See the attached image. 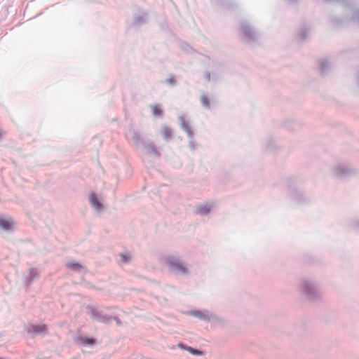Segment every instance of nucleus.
<instances>
[{
    "instance_id": "obj_1",
    "label": "nucleus",
    "mask_w": 359,
    "mask_h": 359,
    "mask_svg": "<svg viewBox=\"0 0 359 359\" xmlns=\"http://www.w3.org/2000/svg\"><path fill=\"white\" fill-rule=\"evenodd\" d=\"M165 264L168 266L170 272L177 275H189V270L187 264L179 257L170 255L165 259Z\"/></svg>"
},
{
    "instance_id": "obj_2",
    "label": "nucleus",
    "mask_w": 359,
    "mask_h": 359,
    "mask_svg": "<svg viewBox=\"0 0 359 359\" xmlns=\"http://www.w3.org/2000/svg\"><path fill=\"white\" fill-rule=\"evenodd\" d=\"M302 290L306 297L311 301H317L320 298L316 283L313 280L305 279L302 283Z\"/></svg>"
},
{
    "instance_id": "obj_3",
    "label": "nucleus",
    "mask_w": 359,
    "mask_h": 359,
    "mask_svg": "<svg viewBox=\"0 0 359 359\" xmlns=\"http://www.w3.org/2000/svg\"><path fill=\"white\" fill-rule=\"evenodd\" d=\"M88 309L90 311V316L93 320L104 324H109L110 323L111 317L104 313L102 310L93 306H88Z\"/></svg>"
},
{
    "instance_id": "obj_4",
    "label": "nucleus",
    "mask_w": 359,
    "mask_h": 359,
    "mask_svg": "<svg viewBox=\"0 0 359 359\" xmlns=\"http://www.w3.org/2000/svg\"><path fill=\"white\" fill-rule=\"evenodd\" d=\"M241 29L243 35L249 40L255 41L257 39V34L254 29L245 21L241 23Z\"/></svg>"
},
{
    "instance_id": "obj_5",
    "label": "nucleus",
    "mask_w": 359,
    "mask_h": 359,
    "mask_svg": "<svg viewBox=\"0 0 359 359\" xmlns=\"http://www.w3.org/2000/svg\"><path fill=\"white\" fill-rule=\"evenodd\" d=\"M27 333H34V334H47V327L46 325L30 324L25 327Z\"/></svg>"
},
{
    "instance_id": "obj_6",
    "label": "nucleus",
    "mask_w": 359,
    "mask_h": 359,
    "mask_svg": "<svg viewBox=\"0 0 359 359\" xmlns=\"http://www.w3.org/2000/svg\"><path fill=\"white\" fill-rule=\"evenodd\" d=\"M318 72L321 76H326L331 70V65L327 58H322L318 62Z\"/></svg>"
},
{
    "instance_id": "obj_7",
    "label": "nucleus",
    "mask_w": 359,
    "mask_h": 359,
    "mask_svg": "<svg viewBox=\"0 0 359 359\" xmlns=\"http://www.w3.org/2000/svg\"><path fill=\"white\" fill-rule=\"evenodd\" d=\"M142 146L148 154H153L157 158L161 156V152L158 150L153 142H148L146 140Z\"/></svg>"
},
{
    "instance_id": "obj_8",
    "label": "nucleus",
    "mask_w": 359,
    "mask_h": 359,
    "mask_svg": "<svg viewBox=\"0 0 359 359\" xmlns=\"http://www.w3.org/2000/svg\"><path fill=\"white\" fill-rule=\"evenodd\" d=\"M190 315L206 322L210 320V316L209 315V311L207 310H192L189 312Z\"/></svg>"
},
{
    "instance_id": "obj_9",
    "label": "nucleus",
    "mask_w": 359,
    "mask_h": 359,
    "mask_svg": "<svg viewBox=\"0 0 359 359\" xmlns=\"http://www.w3.org/2000/svg\"><path fill=\"white\" fill-rule=\"evenodd\" d=\"M181 127L182 130H184L188 135V137L190 139H194V132L190 126L189 123L186 121L185 117L183 116H180L179 118Z\"/></svg>"
},
{
    "instance_id": "obj_10",
    "label": "nucleus",
    "mask_w": 359,
    "mask_h": 359,
    "mask_svg": "<svg viewBox=\"0 0 359 359\" xmlns=\"http://www.w3.org/2000/svg\"><path fill=\"white\" fill-rule=\"evenodd\" d=\"M39 278V274L37 272L36 269L31 268L29 269V275L25 278V285L26 286L30 285L34 280L38 279Z\"/></svg>"
},
{
    "instance_id": "obj_11",
    "label": "nucleus",
    "mask_w": 359,
    "mask_h": 359,
    "mask_svg": "<svg viewBox=\"0 0 359 359\" xmlns=\"http://www.w3.org/2000/svg\"><path fill=\"white\" fill-rule=\"evenodd\" d=\"M90 203L97 211H101L103 209V204L99 201L97 194L92 192L89 197Z\"/></svg>"
},
{
    "instance_id": "obj_12",
    "label": "nucleus",
    "mask_w": 359,
    "mask_h": 359,
    "mask_svg": "<svg viewBox=\"0 0 359 359\" xmlns=\"http://www.w3.org/2000/svg\"><path fill=\"white\" fill-rule=\"evenodd\" d=\"M76 341L77 343L81 344V345L86 346H94L96 344V339L93 337H83V336H79L76 339Z\"/></svg>"
},
{
    "instance_id": "obj_13",
    "label": "nucleus",
    "mask_w": 359,
    "mask_h": 359,
    "mask_svg": "<svg viewBox=\"0 0 359 359\" xmlns=\"http://www.w3.org/2000/svg\"><path fill=\"white\" fill-rule=\"evenodd\" d=\"M292 198L295 200L297 203H304L308 201L306 196H305L303 193L297 189H292L291 191Z\"/></svg>"
},
{
    "instance_id": "obj_14",
    "label": "nucleus",
    "mask_w": 359,
    "mask_h": 359,
    "mask_svg": "<svg viewBox=\"0 0 359 359\" xmlns=\"http://www.w3.org/2000/svg\"><path fill=\"white\" fill-rule=\"evenodd\" d=\"M132 139L137 146L142 145L146 141V140L141 136L140 133L136 130L132 131Z\"/></svg>"
},
{
    "instance_id": "obj_15",
    "label": "nucleus",
    "mask_w": 359,
    "mask_h": 359,
    "mask_svg": "<svg viewBox=\"0 0 359 359\" xmlns=\"http://www.w3.org/2000/svg\"><path fill=\"white\" fill-rule=\"evenodd\" d=\"M212 209V205L210 204H205L204 205H200L197 208L196 213L200 215H208Z\"/></svg>"
},
{
    "instance_id": "obj_16",
    "label": "nucleus",
    "mask_w": 359,
    "mask_h": 359,
    "mask_svg": "<svg viewBox=\"0 0 359 359\" xmlns=\"http://www.w3.org/2000/svg\"><path fill=\"white\" fill-rule=\"evenodd\" d=\"M161 134L164 140L168 142L172 138L173 131L170 128L164 126L162 128Z\"/></svg>"
},
{
    "instance_id": "obj_17",
    "label": "nucleus",
    "mask_w": 359,
    "mask_h": 359,
    "mask_svg": "<svg viewBox=\"0 0 359 359\" xmlns=\"http://www.w3.org/2000/svg\"><path fill=\"white\" fill-rule=\"evenodd\" d=\"M148 13L143 12L141 15L136 16L134 19L133 24L135 25H140L147 22Z\"/></svg>"
},
{
    "instance_id": "obj_18",
    "label": "nucleus",
    "mask_w": 359,
    "mask_h": 359,
    "mask_svg": "<svg viewBox=\"0 0 359 359\" xmlns=\"http://www.w3.org/2000/svg\"><path fill=\"white\" fill-rule=\"evenodd\" d=\"M66 266L68 269H70L75 272H80L83 269L86 270V269L83 266H82L81 264L77 263V262H68L66 264Z\"/></svg>"
},
{
    "instance_id": "obj_19",
    "label": "nucleus",
    "mask_w": 359,
    "mask_h": 359,
    "mask_svg": "<svg viewBox=\"0 0 359 359\" xmlns=\"http://www.w3.org/2000/svg\"><path fill=\"white\" fill-rule=\"evenodd\" d=\"M13 224V222L11 219L0 218V226L4 230H11L12 229Z\"/></svg>"
},
{
    "instance_id": "obj_20",
    "label": "nucleus",
    "mask_w": 359,
    "mask_h": 359,
    "mask_svg": "<svg viewBox=\"0 0 359 359\" xmlns=\"http://www.w3.org/2000/svg\"><path fill=\"white\" fill-rule=\"evenodd\" d=\"M152 112L155 117H162L163 116V110L161 104H155L152 108Z\"/></svg>"
},
{
    "instance_id": "obj_21",
    "label": "nucleus",
    "mask_w": 359,
    "mask_h": 359,
    "mask_svg": "<svg viewBox=\"0 0 359 359\" xmlns=\"http://www.w3.org/2000/svg\"><path fill=\"white\" fill-rule=\"evenodd\" d=\"M187 351H189L191 354L194 355H203V353L202 351L198 350L197 348H194L193 347H188L187 348Z\"/></svg>"
},
{
    "instance_id": "obj_22",
    "label": "nucleus",
    "mask_w": 359,
    "mask_h": 359,
    "mask_svg": "<svg viewBox=\"0 0 359 359\" xmlns=\"http://www.w3.org/2000/svg\"><path fill=\"white\" fill-rule=\"evenodd\" d=\"M201 101L204 107L208 109L210 108V101L208 97L205 95L201 96Z\"/></svg>"
},
{
    "instance_id": "obj_23",
    "label": "nucleus",
    "mask_w": 359,
    "mask_h": 359,
    "mask_svg": "<svg viewBox=\"0 0 359 359\" xmlns=\"http://www.w3.org/2000/svg\"><path fill=\"white\" fill-rule=\"evenodd\" d=\"M308 34V29L306 27H303L301 30L300 34H299V39L301 41L304 40L307 37Z\"/></svg>"
},
{
    "instance_id": "obj_24",
    "label": "nucleus",
    "mask_w": 359,
    "mask_h": 359,
    "mask_svg": "<svg viewBox=\"0 0 359 359\" xmlns=\"http://www.w3.org/2000/svg\"><path fill=\"white\" fill-rule=\"evenodd\" d=\"M121 261L122 263H128L130 261V256L128 254H121Z\"/></svg>"
},
{
    "instance_id": "obj_25",
    "label": "nucleus",
    "mask_w": 359,
    "mask_h": 359,
    "mask_svg": "<svg viewBox=\"0 0 359 359\" xmlns=\"http://www.w3.org/2000/svg\"><path fill=\"white\" fill-rule=\"evenodd\" d=\"M166 82H167V83H168L172 86H175L177 85V81L175 79L174 76H172L170 78L168 79Z\"/></svg>"
},
{
    "instance_id": "obj_26",
    "label": "nucleus",
    "mask_w": 359,
    "mask_h": 359,
    "mask_svg": "<svg viewBox=\"0 0 359 359\" xmlns=\"http://www.w3.org/2000/svg\"><path fill=\"white\" fill-rule=\"evenodd\" d=\"M189 147L193 151H194L196 148V144L193 139H191V141L189 142Z\"/></svg>"
},
{
    "instance_id": "obj_27",
    "label": "nucleus",
    "mask_w": 359,
    "mask_h": 359,
    "mask_svg": "<svg viewBox=\"0 0 359 359\" xmlns=\"http://www.w3.org/2000/svg\"><path fill=\"white\" fill-rule=\"evenodd\" d=\"M273 140H272V139L269 140L268 144H267V147H268L269 149L271 150L273 149Z\"/></svg>"
},
{
    "instance_id": "obj_28",
    "label": "nucleus",
    "mask_w": 359,
    "mask_h": 359,
    "mask_svg": "<svg viewBox=\"0 0 359 359\" xmlns=\"http://www.w3.org/2000/svg\"><path fill=\"white\" fill-rule=\"evenodd\" d=\"M111 319H114L116 321L117 325L120 326L122 325L121 321L120 320V319L118 317L115 316V317L111 318Z\"/></svg>"
},
{
    "instance_id": "obj_29",
    "label": "nucleus",
    "mask_w": 359,
    "mask_h": 359,
    "mask_svg": "<svg viewBox=\"0 0 359 359\" xmlns=\"http://www.w3.org/2000/svg\"><path fill=\"white\" fill-rule=\"evenodd\" d=\"M178 346H179L180 348L184 349V350H186V351H187V348L188 347H189V346L185 345V344H182V343H180V344H178Z\"/></svg>"
},
{
    "instance_id": "obj_30",
    "label": "nucleus",
    "mask_w": 359,
    "mask_h": 359,
    "mask_svg": "<svg viewBox=\"0 0 359 359\" xmlns=\"http://www.w3.org/2000/svg\"><path fill=\"white\" fill-rule=\"evenodd\" d=\"M205 79H206V80H207L208 82H209V81H210V80H211V75H210V72H207L205 73Z\"/></svg>"
},
{
    "instance_id": "obj_31",
    "label": "nucleus",
    "mask_w": 359,
    "mask_h": 359,
    "mask_svg": "<svg viewBox=\"0 0 359 359\" xmlns=\"http://www.w3.org/2000/svg\"><path fill=\"white\" fill-rule=\"evenodd\" d=\"M182 48H184L185 50H188V48H189V46L187 43H183L182 45Z\"/></svg>"
},
{
    "instance_id": "obj_32",
    "label": "nucleus",
    "mask_w": 359,
    "mask_h": 359,
    "mask_svg": "<svg viewBox=\"0 0 359 359\" xmlns=\"http://www.w3.org/2000/svg\"><path fill=\"white\" fill-rule=\"evenodd\" d=\"M291 3H296L297 0H289Z\"/></svg>"
},
{
    "instance_id": "obj_33",
    "label": "nucleus",
    "mask_w": 359,
    "mask_h": 359,
    "mask_svg": "<svg viewBox=\"0 0 359 359\" xmlns=\"http://www.w3.org/2000/svg\"><path fill=\"white\" fill-rule=\"evenodd\" d=\"M333 22H336V20L334 18L332 19Z\"/></svg>"
},
{
    "instance_id": "obj_34",
    "label": "nucleus",
    "mask_w": 359,
    "mask_h": 359,
    "mask_svg": "<svg viewBox=\"0 0 359 359\" xmlns=\"http://www.w3.org/2000/svg\"><path fill=\"white\" fill-rule=\"evenodd\" d=\"M0 359H4V358H0Z\"/></svg>"
}]
</instances>
